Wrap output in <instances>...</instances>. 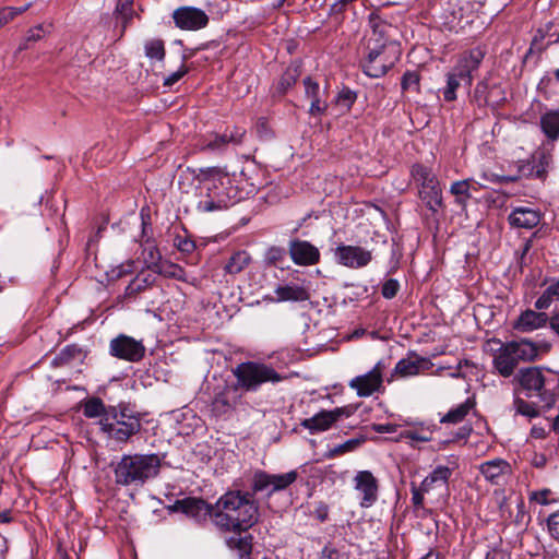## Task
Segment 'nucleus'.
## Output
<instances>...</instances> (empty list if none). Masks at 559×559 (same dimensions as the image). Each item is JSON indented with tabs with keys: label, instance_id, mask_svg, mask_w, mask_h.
<instances>
[{
	"label": "nucleus",
	"instance_id": "nucleus-1",
	"mask_svg": "<svg viewBox=\"0 0 559 559\" xmlns=\"http://www.w3.org/2000/svg\"><path fill=\"white\" fill-rule=\"evenodd\" d=\"M197 185L195 207L200 213H213L228 209L233 204L228 174L217 166L192 170Z\"/></svg>",
	"mask_w": 559,
	"mask_h": 559
},
{
	"label": "nucleus",
	"instance_id": "nucleus-2",
	"mask_svg": "<svg viewBox=\"0 0 559 559\" xmlns=\"http://www.w3.org/2000/svg\"><path fill=\"white\" fill-rule=\"evenodd\" d=\"M258 520L259 508L249 493L228 491L215 503L213 523L223 532H245Z\"/></svg>",
	"mask_w": 559,
	"mask_h": 559
},
{
	"label": "nucleus",
	"instance_id": "nucleus-3",
	"mask_svg": "<svg viewBox=\"0 0 559 559\" xmlns=\"http://www.w3.org/2000/svg\"><path fill=\"white\" fill-rule=\"evenodd\" d=\"M157 454H124L115 465V481L120 486L139 487L155 478L160 471Z\"/></svg>",
	"mask_w": 559,
	"mask_h": 559
},
{
	"label": "nucleus",
	"instance_id": "nucleus-4",
	"mask_svg": "<svg viewBox=\"0 0 559 559\" xmlns=\"http://www.w3.org/2000/svg\"><path fill=\"white\" fill-rule=\"evenodd\" d=\"M100 430L117 442H127L141 430V418L129 405L109 406L105 418L99 419Z\"/></svg>",
	"mask_w": 559,
	"mask_h": 559
},
{
	"label": "nucleus",
	"instance_id": "nucleus-5",
	"mask_svg": "<svg viewBox=\"0 0 559 559\" xmlns=\"http://www.w3.org/2000/svg\"><path fill=\"white\" fill-rule=\"evenodd\" d=\"M537 354L536 345L525 338L507 342L495 352L492 364L500 376L508 378L519 362L534 360Z\"/></svg>",
	"mask_w": 559,
	"mask_h": 559
},
{
	"label": "nucleus",
	"instance_id": "nucleus-6",
	"mask_svg": "<svg viewBox=\"0 0 559 559\" xmlns=\"http://www.w3.org/2000/svg\"><path fill=\"white\" fill-rule=\"evenodd\" d=\"M231 372L237 380V386L246 392H255L266 382L278 383L286 378L272 366L258 361L241 362Z\"/></svg>",
	"mask_w": 559,
	"mask_h": 559
},
{
	"label": "nucleus",
	"instance_id": "nucleus-7",
	"mask_svg": "<svg viewBox=\"0 0 559 559\" xmlns=\"http://www.w3.org/2000/svg\"><path fill=\"white\" fill-rule=\"evenodd\" d=\"M368 55L362 69L366 75L370 78L383 76L401 57L400 43H392L388 49H367Z\"/></svg>",
	"mask_w": 559,
	"mask_h": 559
},
{
	"label": "nucleus",
	"instance_id": "nucleus-8",
	"mask_svg": "<svg viewBox=\"0 0 559 559\" xmlns=\"http://www.w3.org/2000/svg\"><path fill=\"white\" fill-rule=\"evenodd\" d=\"M371 33L367 39V49H388L392 43H399L394 39L396 27L383 20L377 11H372L368 19Z\"/></svg>",
	"mask_w": 559,
	"mask_h": 559
},
{
	"label": "nucleus",
	"instance_id": "nucleus-9",
	"mask_svg": "<svg viewBox=\"0 0 559 559\" xmlns=\"http://www.w3.org/2000/svg\"><path fill=\"white\" fill-rule=\"evenodd\" d=\"M385 364L380 360L368 372L353 378L348 386L356 391L359 397H368L374 393L383 392V371Z\"/></svg>",
	"mask_w": 559,
	"mask_h": 559
},
{
	"label": "nucleus",
	"instance_id": "nucleus-10",
	"mask_svg": "<svg viewBox=\"0 0 559 559\" xmlns=\"http://www.w3.org/2000/svg\"><path fill=\"white\" fill-rule=\"evenodd\" d=\"M357 411L356 405H345L332 411H321L310 418L302 420L301 426L311 433L329 430L336 421L342 418L350 417Z\"/></svg>",
	"mask_w": 559,
	"mask_h": 559
},
{
	"label": "nucleus",
	"instance_id": "nucleus-11",
	"mask_svg": "<svg viewBox=\"0 0 559 559\" xmlns=\"http://www.w3.org/2000/svg\"><path fill=\"white\" fill-rule=\"evenodd\" d=\"M109 354L118 359L138 362L145 355V346L142 341H138L126 334H119L110 341Z\"/></svg>",
	"mask_w": 559,
	"mask_h": 559
},
{
	"label": "nucleus",
	"instance_id": "nucleus-12",
	"mask_svg": "<svg viewBox=\"0 0 559 559\" xmlns=\"http://www.w3.org/2000/svg\"><path fill=\"white\" fill-rule=\"evenodd\" d=\"M297 472L290 471L285 474H269L263 471L254 473L252 479V490L254 492L267 490L269 495L281 491L289 487L297 479Z\"/></svg>",
	"mask_w": 559,
	"mask_h": 559
},
{
	"label": "nucleus",
	"instance_id": "nucleus-13",
	"mask_svg": "<svg viewBox=\"0 0 559 559\" xmlns=\"http://www.w3.org/2000/svg\"><path fill=\"white\" fill-rule=\"evenodd\" d=\"M239 390L237 383L223 381L217 384L213 391L212 412L217 416L230 412L241 399Z\"/></svg>",
	"mask_w": 559,
	"mask_h": 559
},
{
	"label": "nucleus",
	"instance_id": "nucleus-14",
	"mask_svg": "<svg viewBox=\"0 0 559 559\" xmlns=\"http://www.w3.org/2000/svg\"><path fill=\"white\" fill-rule=\"evenodd\" d=\"M336 263L349 269H361L372 260V252L359 246L338 245L333 250Z\"/></svg>",
	"mask_w": 559,
	"mask_h": 559
},
{
	"label": "nucleus",
	"instance_id": "nucleus-15",
	"mask_svg": "<svg viewBox=\"0 0 559 559\" xmlns=\"http://www.w3.org/2000/svg\"><path fill=\"white\" fill-rule=\"evenodd\" d=\"M175 25L183 31H199L209 24V15L195 7H180L173 12Z\"/></svg>",
	"mask_w": 559,
	"mask_h": 559
},
{
	"label": "nucleus",
	"instance_id": "nucleus-16",
	"mask_svg": "<svg viewBox=\"0 0 559 559\" xmlns=\"http://www.w3.org/2000/svg\"><path fill=\"white\" fill-rule=\"evenodd\" d=\"M485 55L486 52L483 48L475 47L459 56L457 62L453 69L459 73L463 84L467 87L472 85L473 73L478 70Z\"/></svg>",
	"mask_w": 559,
	"mask_h": 559
},
{
	"label": "nucleus",
	"instance_id": "nucleus-17",
	"mask_svg": "<svg viewBox=\"0 0 559 559\" xmlns=\"http://www.w3.org/2000/svg\"><path fill=\"white\" fill-rule=\"evenodd\" d=\"M173 509L186 514L197 522H203L207 518L213 520L215 504H209L201 498L188 497L181 500H177L173 506Z\"/></svg>",
	"mask_w": 559,
	"mask_h": 559
},
{
	"label": "nucleus",
	"instance_id": "nucleus-18",
	"mask_svg": "<svg viewBox=\"0 0 559 559\" xmlns=\"http://www.w3.org/2000/svg\"><path fill=\"white\" fill-rule=\"evenodd\" d=\"M275 302H304L310 299L309 286L306 281H292L281 284L274 289Z\"/></svg>",
	"mask_w": 559,
	"mask_h": 559
},
{
	"label": "nucleus",
	"instance_id": "nucleus-19",
	"mask_svg": "<svg viewBox=\"0 0 559 559\" xmlns=\"http://www.w3.org/2000/svg\"><path fill=\"white\" fill-rule=\"evenodd\" d=\"M431 367L432 362L428 358L419 357L412 352L406 358H403L396 362L388 381H393L395 376L401 378L414 377L419 374L421 371L429 370Z\"/></svg>",
	"mask_w": 559,
	"mask_h": 559
},
{
	"label": "nucleus",
	"instance_id": "nucleus-20",
	"mask_svg": "<svg viewBox=\"0 0 559 559\" xmlns=\"http://www.w3.org/2000/svg\"><path fill=\"white\" fill-rule=\"evenodd\" d=\"M355 489L361 493L360 506L371 507L378 499L379 484L370 471H359L355 477Z\"/></svg>",
	"mask_w": 559,
	"mask_h": 559
},
{
	"label": "nucleus",
	"instance_id": "nucleus-21",
	"mask_svg": "<svg viewBox=\"0 0 559 559\" xmlns=\"http://www.w3.org/2000/svg\"><path fill=\"white\" fill-rule=\"evenodd\" d=\"M478 469L492 485H503L512 473L511 465L502 459L486 461L479 465Z\"/></svg>",
	"mask_w": 559,
	"mask_h": 559
},
{
	"label": "nucleus",
	"instance_id": "nucleus-22",
	"mask_svg": "<svg viewBox=\"0 0 559 559\" xmlns=\"http://www.w3.org/2000/svg\"><path fill=\"white\" fill-rule=\"evenodd\" d=\"M518 379L528 397L534 395L544 396L546 394V392H543L545 378L542 369L537 367L521 369Z\"/></svg>",
	"mask_w": 559,
	"mask_h": 559
},
{
	"label": "nucleus",
	"instance_id": "nucleus-23",
	"mask_svg": "<svg viewBox=\"0 0 559 559\" xmlns=\"http://www.w3.org/2000/svg\"><path fill=\"white\" fill-rule=\"evenodd\" d=\"M292 260L298 265H313L320 260L317 247L306 240H293L289 243Z\"/></svg>",
	"mask_w": 559,
	"mask_h": 559
},
{
	"label": "nucleus",
	"instance_id": "nucleus-24",
	"mask_svg": "<svg viewBox=\"0 0 559 559\" xmlns=\"http://www.w3.org/2000/svg\"><path fill=\"white\" fill-rule=\"evenodd\" d=\"M245 134L246 131L238 127L227 129L222 134H214L206 139L202 145V150L215 152L224 150L229 143L240 144Z\"/></svg>",
	"mask_w": 559,
	"mask_h": 559
},
{
	"label": "nucleus",
	"instance_id": "nucleus-25",
	"mask_svg": "<svg viewBox=\"0 0 559 559\" xmlns=\"http://www.w3.org/2000/svg\"><path fill=\"white\" fill-rule=\"evenodd\" d=\"M304 85L305 94L311 100L309 114L312 116L322 115L328 108L326 91L321 90L319 84L309 76L304 80Z\"/></svg>",
	"mask_w": 559,
	"mask_h": 559
},
{
	"label": "nucleus",
	"instance_id": "nucleus-26",
	"mask_svg": "<svg viewBox=\"0 0 559 559\" xmlns=\"http://www.w3.org/2000/svg\"><path fill=\"white\" fill-rule=\"evenodd\" d=\"M548 321L549 318L545 312L528 309L519 316L513 326L520 332L527 333L545 326Z\"/></svg>",
	"mask_w": 559,
	"mask_h": 559
},
{
	"label": "nucleus",
	"instance_id": "nucleus-27",
	"mask_svg": "<svg viewBox=\"0 0 559 559\" xmlns=\"http://www.w3.org/2000/svg\"><path fill=\"white\" fill-rule=\"evenodd\" d=\"M509 223L516 228L532 229L540 222V213L531 207H516L509 215Z\"/></svg>",
	"mask_w": 559,
	"mask_h": 559
},
{
	"label": "nucleus",
	"instance_id": "nucleus-28",
	"mask_svg": "<svg viewBox=\"0 0 559 559\" xmlns=\"http://www.w3.org/2000/svg\"><path fill=\"white\" fill-rule=\"evenodd\" d=\"M452 475V469L448 466L438 465L433 471L424 478L421 481V490L430 492L436 488L448 487V481Z\"/></svg>",
	"mask_w": 559,
	"mask_h": 559
},
{
	"label": "nucleus",
	"instance_id": "nucleus-29",
	"mask_svg": "<svg viewBox=\"0 0 559 559\" xmlns=\"http://www.w3.org/2000/svg\"><path fill=\"white\" fill-rule=\"evenodd\" d=\"M156 281V275L153 267L147 266L146 270H142L126 287V296L134 297L141 292H144L151 287Z\"/></svg>",
	"mask_w": 559,
	"mask_h": 559
},
{
	"label": "nucleus",
	"instance_id": "nucleus-30",
	"mask_svg": "<svg viewBox=\"0 0 559 559\" xmlns=\"http://www.w3.org/2000/svg\"><path fill=\"white\" fill-rule=\"evenodd\" d=\"M418 195L426 206L433 213L442 207V190L440 181L438 180L435 185L418 189Z\"/></svg>",
	"mask_w": 559,
	"mask_h": 559
},
{
	"label": "nucleus",
	"instance_id": "nucleus-31",
	"mask_svg": "<svg viewBox=\"0 0 559 559\" xmlns=\"http://www.w3.org/2000/svg\"><path fill=\"white\" fill-rule=\"evenodd\" d=\"M540 129L547 139L556 141L559 139V109L547 110L540 116Z\"/></svg>",
	"mask_w": 559,
	"mask_h": 559
},
{
	"label": "nucleus",
	"instance_id": "nucleus-32",
	"mask_svg": "<svg viewBox=\"0 0 559 559\" xmlns=\"http://www.w3.org/2000/svg\"><path fill=\"white\" fill-rule=\"evenodd\" d=\"M412 179L417 183L418 189H424L430 185H435L439 179L432 169L423 164H415L411 170Z\"/></svg>",
	"mask_w": 559,
	"mask_h": 559
},
{
	"label": "nucleus",
	"instance_id": "nucleus-33",
	"mask_svg": "<svg viewBox=\"0 0 559 559\" xmlns=\"http://www.w3.org/2000/svg\"><path fill=\"white\" fill-rule=\"evenodd\" d=\"M251 262V255L245 251L235 252L224 266L226 273L235 275L242 272Z\"/></svg>",
	"mask_w": 559,
	"mask_h": 559
},
{
	"label": "nucleus",
	"instance_id": "nucleus-34",
	"mask_svg": "<svg viewBox=\"0 0 559 559\" xmlns=\"http://www.w3.org/2000/svg\"><path fill=\"white\" fill-rule=\"evenodd\" d=\"M499 91V86L495 85L489 90L488 83L486 81H480L475 87L473 97L479 106L491 105L498 103V99L493 98V93Z\"/></svg>",
	"mask_w": 559,
	"mask_h": 559
},
{
	"label": "nucleus",
	"instance_id": "nucleus-35",
	"mask_svg": "<svg viewBox=\"0 0 559 559\" xmlns=\"http://www.w3.org/2000/svg\"><path fill=\"white\" fill-rule=\"evenodd\" d=\"M475 403L473 400L467 399L464 403L450 409L442 418L441 423L459 424L467 416L473 409Z\"/></svg>",
	"mask_w": 559,
	"mask_h": 559
},
{
	"label": "nucleus",
	"instance_id": "nucleus-36",
	"mask_svg": "<svg viewBox=\"0 0 559 559\" xmlns=\"http://www.w3.org/2000/svg\"><path fill=\"white\" fill-rule=\"evenodd\" d=\"M475 183L473 179H465L455 181L450 187V192L455 195L456 203L461 206H465L467 203V200L472 198V194L469 192L472 185Z\"/></svg>",
	"mask_w": 559,
	"mask_h": 559
},
{
	"label": "nucleus",
	"instance_id": "nucleus-37",
	"mask_svg": "<svg viewBox=\"0 0 559 559\" xmlns=\"http://www.w3.org/2000/svg\"><path fill=\"white\" fill-rule=\"evenodd\" d=\"M227 545L239 552L238 559H249L252 550V536H233L227 539Z\"/></svg>",
	"mask_w": 559,
	"mask_h": 559
},
{
	"label": "nucleus",
	"instance_id": "nucleus-38",
	"mask_svg": "<svg viewBox=\"0 0 559 559\" xmlns=\"http://www.w3.org/2000/svg\"><path fill=\"white\" fill-rule=\"evenodd\" d=\"M299 75L300 71L298 66L290 64L287 67L276 85V92L278 94H285L296 83Z\"/></svg>",
	"mask_w": 559,
	"mask_h": 559
},
{
	"label": "nucleus",
	"instance_id": "nucleus-39",
	"mask_svg": "<svg viewBox=\"0 0 559 559\" xmlns=\"http://www.w3.org/2000/svg\"><path fill=\"white\" fill-rule=\"evenodd\" d=\"M109 406H106L98 397L88 399L83 405V414L87 418H105Z\"/></svg>",
	"mask_w": 559,
	"mask_h": 559
},
{
	"label": "nucleus",
	"instance_id": "nucleus-40",
	"mask_svg": "<svg viewBox=\"0 0 559 559\" xmlns=\"http://www.w3.org/2000/svg\"><path fill=\"white\" fill-rule=\"evenodd\" d=\"M559 299V280L549 285L543 295L535 301V308L544 310L550 307L552 301Z\"/></svg>",
	"mask_w": 559,
	"mask_h": 559
},
{
	"label": "nucleus",
	"instance_id": "nucleus-41",
	"mask_svg": "<svg viewBox=\"0 0 559 559\" xmlns=\"http://www.w3.org/2000/svg\"><path fill=\"white\" fill-rule=\"evenodd\" d=\"M151 267H153L156 276L164 275L166 277L182 280L185 274L179 265L169 262L153 263Z\"/></svg>",
	"mask_w": 559,
	"mask_h": 559
},
{
	"label": "nucleus",
	"instance_id": "nucleus-42",
	"mask_svg": "<svg viewBox=\"0 0 559 559\" xmlns=\"http://www.w3.org/2000/svg\"><path fill=\"white\" fill-rule=\"evenodd\" d=\"M462 83L463 81L454 69L447 74V86L443 90V97L447 102H453L456 99V90Z\"/></svg>",
	"mask_w": 559,
	"mask_h": 559
},
{
	"label": "nucleus",
	"instance_id": "nucleus-43",
	"mask_svg": "<svg viewBox=\"0 0 559 559\" xmlns=\"http://www.w3.org/2000/svg\"><path fill=\"white\" fill-rule=\"evenodd\" d=\"M365 441L364 438H354L345 441L342 444L335 445L325 453L326 459H333L347 452L356 450Z\"/></svg>",
	"mask_w": 559,
	"mask_h": 559
},
{
	"label": "nucleus",
	"instance_id": "nucleus-44",
	"mask_svg": "<svg viewBox=\"0 0 559 559\" xmlns=\"http://www.w3.org/2000/svg\"><path fill=\"white\" fill-rule=\"evenodd\" d=\"M144 51L147 58L162 61L165 58L164 41L157 38L146 40L144 44Z\"/></svg>",
	"mask_w": 559,
	"mask_h": 559
},
{
	"label": "nucleus",
	"instance_id": "nucleus-45",
	"mask_svg": "<svg viewBox=\"0 0 559 559\" xmlns=\"http://www.w3.org/2000/svg\"><path fill=\"white\" fill-rule=\"evenodd\" d=\"M286 260V250L282 247H271L266 250L264 261L269 265L282 267V264Z\"/></svg>",
	"mask_w": 559,
	"mask_h": 559
},
{
	"label": "nucleus",
	"instance_id": "nucleus-46",
	"mask_svg": "<svg viewBox=\"0 0 559 559\" xmlns=\"http://www.w3.org/2000/svg\"><path fill=\"white\" fill-rule=\"evenodd\" d=\"M132 1L133 0H118L115 10V14L117 15V19L121 20L123 28L132 19Z\"/></svg>",
	"mask_w": 559,
	"mask_h": 559
},
{
	"label": "nucleus",
	"instance_id": "nucleus-47",
	"mask_svg": "<svg viewBox=\"0 0 559 559\" xmlns=\"http://www.w3.org/2000/svg\"><path fill=\"white\" fill-rule=\"evenodd\" d=\"M513 408L515 414L525 416L527 418H534L538 415V409L533 404L520 397L514 399Z\"/></svg>",
	"mask_w": 559,
	"mask_h": 559
},
{
	"label": "nucleus",
	"instance_id": "nucleus-48",
	"mask_svg": "<svg viewBox=\"0 0 559 559\" xmlns=\"http://www.w3.org/2000/svg\"><path fill=\"white\" fill-rule=\"evenodd\" d=\"M134 261L128 260L107 272V275L110 280H119L126 275L131 274L134 271Z\"/></svg>",
	"mask_w": 559,
	"mask_h": 559
},
{
	"label": "nucleus",
	"instance_id": "nucleus-49",
	"mask_svg": "<svg viewBox=\"0 0 559 559\" xmlns=\"http://www.w3.org/2000/svg\"><path fill=\"white\" fill-rule=\"evenodd\" d=\"M533 160H535L538 165L545 168L547 171L551 167L552 164V155L549 151L539 150L532 155Z\"/></svg>",
	"mask_w": 559,
	"mask_h": 559
},
{
	"label": "nucleus",
	"instance_id": "nucleus-50",
	"mask_svg": "<svg viewBox=\"0 0 559 559\" xmlns=\"http://www.w3.org/2000/svg\"><path fill=\"white\" fill-rule=\"evenodd\" d=\"M400 289V283L394 278H389L385 281L381 288V294L386 299H392L396 296Z\"/></svg>",
	"mask_w": 559,
	"mask_h": 559
},
{
	"label": "nucleus",
	"instance_id": "nucleus-51",
	"mask_svg": "<svg viewBox=\"0 0 559 559\" xmlns=\"http://www.w3.org/2000/svg\"><path fill=\"white\" fill-rule=\"evenodd\" d=\"M535 168L533 158L521 162L519 165V174L521 177L535 178Z\"/></svg>",
	"mask_w": 559,
	"mask_h": 559
},
{
	"label": "nucleus",
	"instance_id": "nucleus-52",
	"mask_svg": "<svg viewBox=\"0 0 559 559\" xmlns=\"http://www.w3.org/2000/svg\"><path fill=\"white\" fill-rule=\"evenodd\" d=\"M187 73H188V67H186L182 63L181 67L177 71L170 73L168 76H166L164 79V86H173Z\"/></svg>",
	"mask_w": 559,
	"mask_h": 559
},
{
	"label": "nucleus",
	"instance_id": "nucleus-53",
	"mask_svg": "<svg viewBox=\"0 0 559 559\" xmlns=\"http://www.w3.org/2000/svg\"><path fill=\"white\" fill-rule=\"evenodd\" d=\"M418 82H419V78H418V74L415 73V72H406L404 73L403 78H402V88L404 91H407V90H411L413 87H417L418 85Z\"/></svg>",
	"mask_w": 559,
	"mask_h": 559
},
{
	"label": "nucleus",
	"instance_id": "nucleus-54",
	"mask_svg": "<svg viewBox=\"0 0 559 559\" xmlns=\"http://www.w3.org/2000/svg\"><path fill=\"white\" fill-rule=\"evenodd\" d=\"M547 524L551 537L559 542V511L548 518Z\"/></svg>",
	"mask_w": 559,
	"mask_h": 559
},
{
	"label": "nucleus",
	"instance_id": "nucleus-55",
	"mask_svg": "<svg viewBox=\"0 0 559 559\" xmlns=\"http://www.w3.org/2000/svg\"><path fill=\"white\" fill-rule=\"evenodd\" d=\"M175 245L181 252L190 253L194 250L195 245L192 240L188 238L177 237L175 240Z\"/></svg>",
	"mask_w": 559,
	"mask_h": 559
},
{
	"label": "nucleus",
	"instance_id": "nucleus-56",
	"mask_svg": "<svg viewBox=\"0 0 559 559\" xmlns=\"http://www.w3.org/2000/svg\"><path fill=\"white\" fill-rule=\"evenodd\" d=\"M550 493H551V491L549 489L533 491V492H531L530 499H531V501H535L543 506L548 504L549 503L548 496Z\"/></svg>",
	"mask_w": 559,
	"mask_h": 559
},
{
	"label": "nucleus",
	"instance_id": "nucleus-57",
	"mask_svg": "<svg viewBox=\"0 0 559 559\" xmlns=\"http://www.w3.org/2000/svg\"><path fill=\"white\" fill-rule=\"evenodd\" d=\"M41 29H43L41 25L31 28L27 33L25 44L20 46V50L27 48V41L39 40L41 38V34H40Z\"/></svg>",
	"mask_w": 559,
	"mask_h": 559
},
{
	"label": "nucleus",
	"instance_id": "nucleus-58",
	"mask_svg": "<svg viewBox=\"0 0 559 559\" xmlns=\"http://www.w3.org/2000/svg\"><path fill=\"white\" fill-rule=\"evenodd\" d=\"M13 9H10V7H4L0 9V26L3 27L5 24L11 22L14 19Z\"/></svg>",
	"mask_w": 559,
	"mask_h": 559
},
{
	"label": "nucleus",
	"instance_id": "nucleus-59",
	"mask_svg": "<svg viewBox=\"0 0 559 559\" xmlns=\"http://www.w3.org/2000/svg\"><path fill=\"white\" fill-rule=\"evenodd\" d=\"M425 493L427 492L421 490V485L419 488H412V501L415 507H423Z\"/></svg>",
	"mask_w": 559,
	"mask_h": 559
},
{
	"label": "nucleus",
	"instance_id": "nucleus-60",
	"mask_svg": "<svg viewBox=\"0 0 559 559\" xmlns=\"http://www.w3.org/2000/svg\"><path fill=\"white\" fill-rule=\"evenodd\" d=\"M486 559H511V556L503 549L495 548L487 554Z\"/></svg>",
	"mask_w": 559,
	"mask_h": 559
},
{
	"label": "nucleus",
	"instance_id": "nucleus-61",
	"mask_svg": "<svg viewBox=\"0 0 559 559\" xmlns=\"http://www.w3.org/2000/svg\"><path fill=\"white\" fill-rule=\"evenodd\" d=\"M471 426H463L459 429V431L455 433V437L451 441L465 440L471 435Z\"/></svg>",
	"mask_w": 559,
	"mask_h": 559
},
{
	"label": "nucleus",
	"instance_id": "nucleus-62",
	"mask_svg": "<svg viewBox=\"0 0 559 559\" xmlns=\"http://www.w3.org/2000/svg\"><path fill=\"white\" fill-rule=\"evenodd\" d=\"M329 509L325 504L320 503L316 510L314 514L317 519H319L321 522H324L328 519Z\"/></svg>",
	"mask_w": 559,
	"mask_h": 559
},
{
	"label": "nucleus",
	"instance_id": "nucleus-63",
	"mask_svg": "<svg viewBox=\"0 0 559 559\" xmlns=\"http://www.w3.org/2000/svg\"><path fill=\"white\" fill-rule=\"evenodd\" d=\"M534 168H535V178L537 179H545L548 171L543 168L540 165H538L535 160H534Z\"/></svg>",
	"mask_w": 559,
	"mask_h": 559
},
{
	"label": "nucleus",
	"instance_id": "nucleus-64",
	"mask_svg": "<svg viewBox=\"0 0 559 559\" xmlns=\"http://www.w3.org/2000/svg\"><path fill=\"white\" fill-rule=\"evenodd\" d=\"M551 330L559 336V313L549 319Z\"/></svg>",
	"mask_w": 559,
	"mask_h": 559
}]
</instances>
